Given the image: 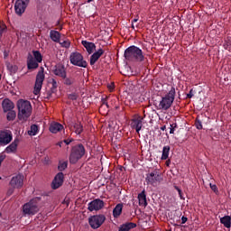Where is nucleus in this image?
Listing matches in <instances>:
<instances>
[{
    "label": "nucleus",
    "mask_w": 231,
    "mask_h": 231,
    "mask_svg": "<svg viewBox=\"0 0 231 231\" xmlns=\"http://www.w3.org/2000/svg\"><path fill=\"white\" fill-rule=\"evenodd\" d=\"M50 37H51V41H53L54 42H59V32L51 31Z\"/></svg>",
    "instance_id": "37"
},
{
    "label": "nucleus",
    "mask_w": 231,
    "mask_h": 231,
    "mask_svg": "<svg viewBox=\"0 0 231 231\" xmlns=\"http://www.w3.org/2000/svg\"><path fill=\"white\" fill-rule=\"evenodd\" d=\"M30 0H16L14 4V10L17 15H23V12H26Z\"/></svg>",
    "instance_id": "12"
},
{
    "label": "nucleus",
    "mask_w": 231,
    "mask_h": 231,
    "mask_svg": "<svg viewBox=\"0 0 231 231\" xmlns=\"http://www.w3.org/2000/svg\"><path fill=\"white\" fill-rule=\"evenodd\" d=\"M42 82H44V68H41V70L36 75V80L34 85V95L41 93V89H42Z\"/></svg>",
    "instance_id": "10"
},
{
    "label": "nucleus",
    "mask_w": 231,
    "mask_h": 231,
    "mask_svg": "<svg viewBox=\"0 0 231 231\" xmlns=\"http://www.w3.org/2000/svg\"><path fill=\"white\" fill-rule=\"evenodd\" d=\"M52 1H54L53 3H54V5H57V0H52Z\"/></svg>",
    "instance_id": "58"
},
{
    "label": "nucleus",
    "mask_w": 231,
    "mask_h": 231,
    "mask_svg": "<svg viewBox=\"0 0 231 231\" xmlns=\"http://www.w3.org/2000/svg\"><path fill=\"white\" fill-rule=\"evenodd\" d=\"M27 68L28 69H37V68H39V61L35 60L33 55L31 53H29L27 57Z\"/></svg>",
    "instance_id": "18"
},
{
    "label": "nucleus",
    "mask_w": 231,
    "mask_h": 231,
    "mask_svg": "<svg viewBox=\"0 0 231 231\" xmlns=\"http://www.w3.org/2000/svg\"><path fill=\"white\" fill-rule=\"evenodd\" d=\"M5 30H6V25L0 24V35H3V33L5 32Z\"/></svg>",
    "instance_id": "43"
},
{
    "label": "nucleus",
    "mask_w": 231,
    "mask_h": 231,
    "mask_svg": "<svg viewBox=\"0 0 231 231\" xmlns=\"http://www.w3.org/2000/svg\"><path fill=\"white\" fill-rule=\"evenodd\" d=\"M125 59L132 62H143L145 61V55L140 47L132 45L125 50Z\"/></svg>",
    "instance_id": "1"
},
{
    "label": "nucleus",
    "mask_w": 231,
    "mask_h": 231,
    "mask_svg": "<svg viewBox=\"0 0 231 231\" xmlns=\"http://www.w3.org/2000/svg\"><path fill=\"white\" fill-rule=\"evenodd\" d=\"M143 118L142 116H135L131 122L132 129H134L137 134H140L142 127L143 126Z\"/></svg>",
    "instance_id": "14"
},
{
    "label": "nucleus",
    "mask_w": 231,
    "mask_h": 231,
    "mask_svg": "<svg viewBox=\"0 0 231 231\" xmlns=\"http://www.w3.org/2000/svg\"><path fill=\"white\" fill-rule=\"evenodd\" d=\"M54 75H56L57 77H59V70L55 69V70H54Z\"/></svg>",
    "instance_id": "53"
},
{
    "label": "nucleus",
    "mask_w": 231,
    "mask_h": 231,
    "mask_svg": "<svg viewBox=\"0 0 231 231\" xmlns=\"http://www.w3.org/2000/svg\"><path fill=\"white\" fill-rule=\"evenodd\" d=\"M224 48H225L226 50H229V49H230L229 43L227 42L226 44H224Z\"/></svg>",
    "instance_id": "50"
},
{
    "label": "nucleus",
    "mask_w": 231,
    "mask_h": 231,
    "mask_svg": "<svg viewBox=\"0 0 231 231\" xmlns=\"http://www.w3.org/2000/svg\"><path fill=\"white\" fill-rule=\"evenodd\" d=\"M176 98V88H171L170 91L162 97V100L159 102V109L161 110H169Z\"/></svg>",
    "instance_id": "4"
},
{
    "label": "nucleus",
    "mask_w": 231,
    "mask_h": 231,
    "mask_svg": "<svg viewBox=\"0 0 231 231\" xmlns=\"http://www.w3.org/2000/svg\"><path fill=\"white\" fill-rule=\"evenodd\" d=\"M170 151H171V146L170 145L163 146V148H162V160H168Z\"/></svg>",
    "instance_id": "29"
},
{
    "label": "nucleus",
    "mask_w": 231,
    "mask_h": 231,
    "mask_svg": "<svg viewBox=\"0 0 231 231\" xmlns=\"http://www.w3.org/2000/svg\"><path fill=\"white\" fill-rule=\"evenodd\" d=\"M81 44L83 45V47H85L88 54H92L97 49L96 44H94V42H92L82 41Z\"/></svg>",
    "instance_id": "20"
},
{
    "label": "nucleus",
    "mask_w": 231,
    "mask_h": 231,
    "mask_svg": "<svg viewBox=\"0 0 231 231\" xmlns=\"http://www.w3.org/2000/svg\"><path fill=\"white\" fill-rule=\"evenodd\" d=\"M11 187L14 189H21L24 185V176L18 174L12 178L10 181Z\"/></svg>",
    "instance_id": "15"
},
{
    "label": "nucleus",
    "mask_w": 231,
    "mask_h": 231,
    "mask_svg": "<svg viewBox=\"0 0 231 231\" xmlns=\"http://www.w3.org/2000/svg\"><path fill=\"white\" fill-rule=\"evenodd\" d=\"M59 30H60V31H61V30H62V27H61V25H60V23Z\"/></svg>",
    "instance_id": "57"
},
{
    "label": "nucleus",
    "mask_w": 231,
    "mask_h": 231,
    "mask_svg": "<svg viewBox=\"0 0 231 231\" xmlns=\"http://www.w3.org/2000/svg\"><path fill=\"white\" fill-rule=\"evenodd\" d=\"M12 140H14V136L10 130L0 131V145H8Z\"/></svg>",
    "instance_id": "11"
},
{
    "label": "nucleus",
    "mask_w": 231,
    "mask_h": 231,
    "mask_svg": "<svg viewBox=\"0 0 231 231\" xmlns=\"http://www.w3.org/2000/svg\"><path fill=\"white\" fill-rule=\"evenodd\" d=\"M2 214L0 213V217H1Z\"/></svg>",
    "instance_id": "60"
},
{
    "label": "nucleus",
    "mask_w": 231,
    "mask_h": 231,
    "mask_svg": "<svg viewBox=\"0 0 231 231\" xmlns=\"http://www.w3.org/2000/svg\"><path fill=\"white\" fill-rule=\"evenodd\" d=\"M194 125H195L197 130H202L203 129V123H202V120L199 119V116H197Z\"/></svg>",
    "instance_id": "38"
},
{
    "label": "nucleus",
    "mask_w": 231,
    "mask_h": 231,
    "mask_svg": "<svg viewBox=\"0 0 231 231\" xmlns=\"http://www.w3.org/2000/svg\"><path fill=\"white\" fill-rule=\"evenodd\" d=\"M132 30H134V23H132Z\"/></svg>",
    "instance_id": "56"
},
{
    "label": "nucleus",
    "mask_w": 231,
    "mask_h": 231,
    "mask_svg": "<svg viewBox=\"0 0 231 231\" xmlns=\"http://www.w3.org/2000/svg\"><path fill=\"white\" fill-rule=\"evenodd\" d=\"M14 189H15V188H10L8 190H7V195L8 196H12L13 194H14Z\"/></svg>",
    "instance_id": "47"
},
{
    "label": "nucleus",
    "mask_w": 231,
    "mask_h": 231,
    "mask_svg": "<svg viewBox=\"0 0 231 231\" xmlns=\"http://www.w3.org/2000/svg\"><path fill=\"white\" fill-rule=\"evenodd\" d=\"M138 21H139V19H138V16H137V18H134V20H132V23H137Z\"/></svg>",
    "instance_id": "51"
},
{
    "label": "nucleus",
    "mask_w": 231,
    "mask_h": 231,
    "mask_svg": "<svg viewBox=\"0 0 231 231\" xmlns=\"http://www.w3.org/2000/svg\"><path fill=\"white\" fill-rule=\"evenodd\" d=\"M74 140L72 137H60L59 142V147L63 149L64 152H68L69 150V144L73 143Z\"/></svg>",
    "instance_id": "16"
},
{
    "label": "nucleus",
    "mask_w": 231,
    "mask_h": 231,
    "mask_svg": "<svg viewBox=\"0 0 231 231\" xmlns=\"http://www.w3.org/2000/svg\"><path fill=\"white\" fill-rule=\"evenodd\" d=\"M39 203H41V198L36 197L31 199L29 202L23 206V212L24 216H35L39 212Z\"/></svg>",
    "instance_id": "5"
},
{
    "label": "nucleus",
    "mask_w": 231,
    "mask_h": 231,
    "mask_svg": "<svg viewBox=\"0 0 231 231\" xmlns=\"http://www.w3.org/2000/svg\"><path fill=\"white\" fill-rule=\"evenodd\" d=\"M51 187L53 190H57L59 189V173H57L51 184Z\"/></svg>",
    "instance_id": "34"
},
{
    "label": "nucleus",
    "mask_w": 231,
    "mask_h": 231,
    "mask_svg": "<svg viewBox=\"0 0 231 231\" xmlns=\"http://www.w3.org/2000/svg\"><path fill=\"white\" fill-rule=\"evenodd\" d=\"M49 129L52 134H57L59 133V123L51 122Z\"/></svg>",
    "instance_id": "31"
},
{
    "label": "nucleus",
    "mask_w": 231,
    "mask_h": 231,
    "mask_svg": "<svg viewBox=\"0 0 231 231\" xmlns=\"http://www.w3.org/2000/svg\"><path fill=\"white\" fill-rule=\"evenodd\" d=\"M59 77L60 78V83L64 87H71L75 82L73 77H67V69L63 65L60 66Z\"/></svg>",
    "instance_id": "8"
},
{
    "label": "nucleus",
    "mask_w": 231,
    "mask_h": 231,
    "mask_svg": "<svg viewBox=\"0 0 231 231\" xmlns=\"http://www.w3.org/2000/svg\"><path fill=\"white\" fill-rule=\"evenodd\" d=\"M210 188L214 192H218V189L217 187V184L210 183Z\"/></svg>",
    "instance_id": "42"
},
{
    "label": "nucleus",
    "mask_w": 231,
    "mask_h": 231,
    "mask_svg": "<svg viewBox=\"0 0 231 231\" xmlns=\"http://www.w3.org/2000/svg\"><path fill=\"white\" fill-rule=\"evenodd\" d=\"M124 204H117L116 208L113 209V217L117 218L121 216L123 211Z\"/></svg>",
    "instance_id": "27"
},
{
    "label": "nucleus",
    "mask_w": 231,
    "mask_h": 231,
    "mask_svg": "<svg viewBox=\"0 0 231 231\" xmlns=\"http://www.w3.org/2000/svg\"><path fill=\"white\" fill-rule=\"evenodd\" d=\"M32 57L34 59V60H36L37 62H42V54H41V51H32Z\"/></svg>",
    "instance_id": "32"
},
{
    "label": "nucleus",
    "mask_w": 231,
    "mask_h": 231,
    "mask_svg": "<svg viewBox=\"0 0 231 231\" xmlns=\"http://www.w3.org/2000/svg\"><path fill=\"white\" fill-rule=\"evenodd\" d=\"M137 224L134 222H126L122 224V226L118 228V231H130L131 229L136 228Z\"/></svg>",
    "instance_id": "24"
},
{
    "label": "nucleus",
    "mask_w": 231,
    "mask_h": 231,
    "mask_svg": "<svg viewBox=\"0 0 231 231\" xmlns=\"http://www.w3.org/2000/svg\"><path fill=\"white\" fill-rule=\"evenodd\" d=\"M87 150L82 143L73 145L70 150L69 162L70 164H77L82 157L86 155Z\"/></svg>",
    "instance_id": "3"
},
{
    "label": "nucleus",
    "mask_w": 231,
    "mask_h": 231,
    "mask_svg": "<svg viewBox=\"0 0 231 231\" xmlns=\"http://www.w3.org/2000/svg\"><path fill=\"white\" fill-rule=\"evenodd\" d=\"M220 224L224 225L226 228H231V217L230 215H225V217H220Z\"/></svg>",
    "instance_id": "26"
},
{
    "label": "nucleus",
    "mask_w": 231,
    "mask_h": 231,
    "mask_svg": "<svg viewBox=\"0 0 231 231\" xmlns=\"http://www.w3.org/2000/svg\"><path fill=\"white\" fill-rule=\"evenodd\" d=\"M8 51H4V59H8Z\"/></svg>",
    "instance_id": "49"
},
{
    "label": "nucleus",
    "mask_w": 231,
    "mask_h": 231,
    "mask_svg": "<svg viewBox=\"0 0 231 231\" xmlns=\"http://www.w3.org/2000/svg\"><path fill=\"white\" fill-rule=\"evenodd\" d=\"M18 119L26 122L28 118L32 116V104L29 101L23 99L18 100Z\"/></svg>",
    "instance_id": "2"
},
{
    "label": "nucleus",
    "mask_w": 231,
    "mask_h": 231,
    "mask_svg": "<svg viewBox=\"0 0 231 231\" xmlns=\"http://www.w3.org/2000/svg\"><path fill=\"white\" fill-rule=\"evenodd\" d=\"M138 199H139L140 207H144V208L147 207L148 202H147V196H146L145 189H143V191L139 193Z\"/></svg>",
    "instance_id": "23"
},
{
    "label": "nucleus",
    "mask_w": 231,
    "mask_h": 231,
    "mask_svg": "<svg viewBox=\"0 0 231 231\" xmlns=\"http://www.w3.org/2000/svg\"><path fill=\"white\" fill-rule=\"evenodd\" d=\"M79 98V96L77 93H71L69 95V99L70 100H77Z\"/></svg>",
    "instance_id": "40"
},
{
    "label": "nucleus",
    "mask_w": 231,
    "mask_h": 231,
    "mask_svg": "<svg viewBox=\"0 0 231 231\" xmlns=\"http://www.w3.org/2000/svg\"><path fill=\"white\" fill-rule=\"evenodd\" d=\"M59 132L60 134H61L62 132L63 134H65L64 126L62 124H59Z\"/></svg>",
    "instance_id": "44"
},
{
    "label": "nucleus",
    "mask_w": 231,
    "mask_h": 231,
    "mask_svg": "<svg viewBox=\"0 0 231 231\" xmlns=\"http://www.w3.org/2000/svg\"><path fill=\"white\" fill-rule=\"evenodd\" d=\"M49 87L51 88V93H57V88H58L57 80H55L54 79H51L49 80Z\"/></svg>",
    "instance_id": "28"
},
{
    "label": "nucleus",
    "mask_w": 231,
    "mask_h": 231,
    "mask_svg": "<svg viewBox=\"0 0 231 231\" xmlns=\"http://www.w3.org/2000/svg\"><path fill=\"white\" fill-rule=\"evenodd\" d=\"M103 108H109L108 103H107V97H102L101 98V106L99 107V112H103Z\"/></svg>",
    "instance_id": "36"
},
{
    "label": "nucleus",
    "mask_w": 231,
    "mask_h": 231,
    "mask_svg": "<svg viewBox=\"0 0 231 231\" xmlns=\"http://www.w3.org/2000/svg\"><path fill=\"white\" fill-rule=\"evenodd\" d=\"M69 162L68 161H60L59 162V187L63 186L64 181V174L62 173V171H65L68 168Z\"/></svg>",
    "instance_id": "17"
},
{
    "label": "nucleus",
    "mask_w": 231,
    "mask_h": 231,
    "mask_svg": "<svg viewBox=\"0 0 231 231\" xmlns=\"http://www.w3.org/2000/svg\"><path fill=\"white\" fill-rule=\"evenodd\" d=\"M2 107L5 111V113H8V111H12L15 106L14 105V102L10 99H4L2 103Z\"/></svg>",
    "instance_id": "22"
},
{
    "label": "nucleus",
    "mask_w": 231,
    "mask_h": 231,
    "mask_svg": "<svg viewBox=\"0 0 231 231\" xmlns=\"http://www.w3.org/2000/svg\"><path fill=\"white\" fill-rule=\"evenodd\" d=\"M17 145H19V140L18 139L14 140L10 145H8L5 148V152L7 154H10L12 152H17Z\"/></svg>",
    "instance_id": "25"
},
{
    "label": "nucleus",
    "mask_w": 231,
    "mask_h": 231,
    "mask_svg": "<svg viewBox=\"0 0 231 231\" xmlns=\"http://www.w3.org/2000/svg\"><path fill=\"white\" fill-rule=\"evenodd\" d=\"M187 221H188V217H181V224L182 225L186 224Z\"/></svg>",
    "instance_id": "48"
},
{
    "label": "nucleus",
    "mask_w": 231,
    "mask_h": 231,
    "mask_svg": "<svg viewBox=\"0 0 231 231\" xmlns=\"http://www.w3.org/2000/svg\"><path fill=\"white\" fill-rule=\"evenodd\" d=\"M147 185L157 187L162 181V174L158 170H154L146 174Z\"/></svg>",
    "instance_id": "6"
},
{
    "label": "nucleus",
    "mask_w": 231,
    "mask_h": 231,
    "mask_svg": "<svg viewBox=\"0 0 231 231\" xmlns=\"http://www.w3.org/2000/svg\"><path fill=\"white\" fill-rule=\"evenodd\" d=\"M70 64L82 69H87L88 62L84 60V56L80 52H72L69 56Z\"/></svg>",
    "instance_id": "7"
},
{
    "label": "nucleus",
    "mask_w": 231,
    "mask_h": 231,
    "mask_svg": "<svg viewBox=\"0 0 231 231\" xmlns=\"http://www.w3.org/2000/svg\"><path fill=\"white\" fill-rule=\"evenodd\" d=\"M161 130L165 131L166 130V126L164 125V126L161 127Z\"/></svg>",
    "instance_id": "55"
},
{
    "label": "nucleus",
    "mask_w": 231,
    "mask_h": 231,
    "mask_svg": "<svg viewBox=\"0 0 231 231\" xmlns=\"http://www.w3.org/2000/svg\"><path fill=\"white\" fill-rule=\"evenodd\" d=\"M37 133H39V126L37 125H31V129L28 131V134H30V136H35Z\"/></svg>",
    "instance_id": "35"
},
{
    "label": "nucleus",
    "mask_w": 231,
    "mask_h": 231,
    "mask_svg": "<svg viewBox=\"0 0 231 231\" xmlns=\"http://www.w3.org/2000/svg\"><path fill=\"white\" fill-rule=\"evenodd\" d=\"M175 189L179 192L180 198L182 199V189L179 187H175Z\"/></svg>",
    "instance_id": "46"
},
{
    "label": "nucleus",
    "mask_w": 231,
    "mask_h": 231,
    "mask_svg": "<svg viewBox=\"0 0 231 231\" xmlns=\"http://www.w3.org/2000/svg\"><path fill=\"white\" fill-rule=\"evenodd\" d=\"M105 207L104 200L99 199H94L88 204V209L90 212L100 211Z\"/></svg>",
    "instance_id": "13"
},
{
    "label": "nucleus",
    "mask_w": 231,
    "mask_h": 231,
    "mask_svg": "<svg viewBox=\"0 0 231 231\" xmlns=\"http://www.w3.org/2000/svg\"><path fill=\"white\" fill-rule=\"evenodd\" d=\"M105 51L103 49H98L96 52H94L90 57V65L94 66L96 62L103 56Z\"/></svg>",
    "instance_id": "19"
},
{
    "label": "nucleus",
    "mask_w": 231,
    "mask_h": 231,
    "mask_svg": "<svg viewBox=\"0 0 231 231\" xmlns=\"http://www.w3.org/2000/svg\"><path fill=\"white\" fill-rule=\"evenodd\" d=\"M106 219V217L103 214L93 215V217L88 218V224L90 225L92 229H97L100 228Z\"/></svg>",
    "instance_id": "9"
},
{
    "label": "nucleus",
    "mask_w": 231,
    "mask_h": 231,
    "mask_svg": "<svg viewBox=\"0 0 231 231\" xmlns=\"http://www.w3.org/2000/svg\"><path fill=\"white\" fill-rule=\"evenodd\" d=\"M59 44L60 45V47L65 49H69L70 47L69 40L61 33H59Z\"/></svg>",
    "instance_id": "21"
},
{
    "label": "nucleus",
    "mask_w": 231,
    "mask_h": 231,
    "mask_svg": "<svg viewBox=\"0 0 231 231\" xmlns=\"http://www.w3.org/2000/svg\"><path fill=\"white\" fill-rule=\"evenodd\" d=\"M74 130H75V134H81L82 132L84 131L83 125L80 122L75 123Z\"/></svg>",
    "instance_id": "30"
},
{
    "label": "nucleus",
    "mask_w": 231,
    "mask_h": 231,
    "mask_svg": "<svg viewBox=\"0 0 231 231\" xmlns=\"http://www.w3.org/2000/svg\"><path fill=\"white\" fill-rule=\"evenodd\" d=\"M171 159H168V161H166V165L169 166L171 164Z\"/></svg>",
    "instance_id": "52"
},
{
    "label": "nucleus",
    "mask_w": 231,
    "mask_h": 231,
    "mask_svg": "<svg viewBox=\"0 0 231 231\" xmlns=\"http://www.w3.org/2000/svg\"><path fill=\"white\" fill-rule=\"evenodd\" d=\"M180 217H177L178 219H180Z\"/></svg>",
    "instance_id": "59"
},
{
    "label": "nucleus",
    "mask_w": 231,
    "mask_h": 231,
    "mask_svg": "<svg viewBox=\"0 0 231 231\" xmlns=\"http://www.w3.org/2000/svg\"><path fill=\"white\" fill-rule=\"evenodd\" d=\"M193 96H194L193 89H190L189 93L187 94V98L191 99Z\"/></svg>",
    "instance_id": "45"
},
{
    "label": "nucleus",
    "mask_w": 231,
    "mask_h": 231,
    "mask_svg": "<svg viewBox=\"0 0 231 231\" xmlns=\"http://www.w3.org/2000/svg\"><path fill=\"white\" fill-rule=\"evenodd\" d=\"M7 112L6 119L8 122H14V120H15V116H17V114L14 110H9Z\"/></svg>",
    "instance_id": "33"
},
{
    "label": "nucleus",
    "mask_w": 231,
    "mask_h": 231,
    "mask_svg": "<svg viewBox=\"0 0 231 231\" xmlns=\"http://www.w3.org/2000/svg\"><path fill=\"white\" fill-rule=\"evenodd\" d=\"M108 109H109V108H103V109H102V112H106V113H107V112H108Z\"/></svg>",
    "instance_id": "54"
},
{
    "label": "nucleus",
    "mask_w": 231,
    "mask_h": 231,
    "mask_svg": "<svg viewBox=\"0 0 231 231\" xmlns=\"http://www.w3.org/2000/svg\"><path fill=\"white\" fill-rule=\"evenodd\" d=\"M7 69H9L11 73H15V71H17V66L7 63Z\"/></svg>",
    "instance_id": "39"
},
{
    "label": "nucleus",
    "mask_w": 231,
    "mask_h": 231,
    "mask_svg": "<svg viewBox=\"0 0 231 231\" xmlns=\"http://www.w3.org/2000/svg\"><path fill=\"white\" fill-rule=\"evenodd\" d=\"M176 127H178V125H177V124H171V128H170V134H174Z\"/></svg>",
    "instance_id": "41"
}]
</instances>
